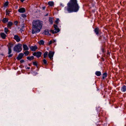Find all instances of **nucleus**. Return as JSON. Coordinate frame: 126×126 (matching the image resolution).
<instances>
[{"mask_svg": "<svg viewBox=\"0 0 126 126\" xmlns=\"http://www.w3.org/2000/svg\"><path fill=\"white\" fill-rule=\"evenodd\" d=\"M43 22L39 20L33 21L32 23V34L39 32L42 27Z\"/></svg>", "mask_w": 126, "mask_h": 126, "instance_id": "1", "label": "nucleus"}, {"mask_svg": "<svg viewBox=\"0 0 126 126\" xmlns=\"http://www.w3.org/2000/svg\"><path fill=\"white\" fill-rule=\"evenodd\" d=\"M67 5L69 8H79V7L77 3V0H70Z\"/></svg>", "mask_w": 126, "mask_h": 126, "instance_id": "2", "label": "nucleus"}, {"mask_svg": "<svg viewBox=\"0 0 126 126\" xmlns=\"http://www.w3.org/2000/svg\"><path fill=\"white\" fill-rule=\"evenodd\" d=\"M21 46L22 45L20 44H18L15 46L14 48V51L18 52H20L22 50Z\"/></svg>", "mask_w": 126, "mask_h": 126, "instance_id": "3", "label": "nucleus"}, {"mask_svg": "<svg viewBox=\"0 0 126 126\" xmlns=\"http://www.w3.org/2000/svg\"><path fill=\"white\" fill-rule=\"evenodd\" d=\"M13 45L11 43H9L7 45L8 47V54H10L12 52V48L13 47Z\"/></svg>", "mask_w": 126, "mask_h": 126, "instance_id": "4", "label": "nucleus"}, {"mask_svg": "<svg viewBox=\"0 0 126 126\" xmlns=\"http://www.w3.org/2000/svg\"><path fill=\"white\" fill-rule=\"evenodd\" d=\"M42 54V53L40 51H38L37 52H35L33 54V55L34 56H35L37 58H39L41 56Z\"/></svg>", "mask_w": 126, "mask_h": 126, "instance_id": "5", "label": "nucleus"}, {"mask_svg": "<svg viewBox=\"0 0 126 126\" xmlns=\"http://www.w3.org/2000/svg\"><path fill=\"white\" fill-rule=\"evenodd\" d=\"M79 8H67V10L68 13H71V12H77L79 10Z\"/></svg>", "mask_w": 126, "mask_h": 126, "instance_id": "6", "label": "nucleus"}, {"mask_svg": "<svg viewBox=\"0 0 126 126\" xmlns=\"http://www.w3.org/2000/svg\"><path fill=\"white\" fill-rule=\"evenodd\" d=\"M94 31L96 34L97 36H98L99 35H100L102 34V32H100V31L98 27L95 28L94 30Z\"/></svg>", "mask_w": 126, "mask_h": 126, "instance_id": "7", "label": "nucleus"}, {"mask_svg": "<svg viewBox=\"0 0 126 126\" xmlns=\"http://www.w3.org/2000/svg\"><path fill=\"white\" fill-rule=\"evenodd\" d=\"M54 52L50 51L49 52L48 54V56L51 60H52L53 59V57Z\"/></svg>", "mask_w": 126, "mask_h": 126, "instance_id": "8", "label": "nucleus"}, {"mask_svg": "<svg viewBox=\"0 0 126 126\" xmlns=\"http://www.w3.org/2000/svg\"><path fill=\"white\" fill-rule=\"evenodd\" d=\"M30 48L31 51H34L38 48V47L36 45H35L34 46H31L30 47Z\"/></svg>", "mask_w": 126, "mask_h": 126, "instance_id": "9", "label": "nucleus"}, {"mask_svg": "<svg viewBox=\"0 0 126 126\" xmlns=\"http://www.w3.org/2000/svg\"><path fill=\"white\" fill-rule=\"evenodd\" d=\"M54 30H55V31L53 30H51L50 31L53 34H54L59 32L60 31V29L58 28H56V29H54Z\"/></svg>", "mask_w": 126, "mask_h": 126, "instance_id": "10", "label": "nucleus"}, {"mask_svg": "<svg viewBox=\"0 0 126 126\" xmlns=\"http://www.w3.org/2000/svg\"><path fill=\"white\" fill-rule=\"evenodd\" d=\"M14 38L17 42H19L20 40V37L17 35H15Z\"/></svg>", "mask_w": 126, "mask_h": 126, "instance_id": "11", "label": "nucleus"}, {"mask_svg": "<svg viewBox=\"0 0 126 126\" xmlns=\"http://www.w3.org/2000/svg\"><path fill=\"white\" fill-rule=\"evenodd\" d=\"M24 54L22 53H21L19 54L17 57L16 58V59L17 60H20L23 57Z\"/></svg>", "mask_w": 126, "mask_h": 126, "instance_id": "12", "label": "nucleus"}, {"mask_svg": "<svg viewBox=\"0 0 126 126\" xmlns=\"http://www.w3.org/2000/svg\"><path fill=\"white\" fill-rule=\"evenodd\" d=\"M0 35L1 37L3 39H5L6 35L4 32H1L0 33Z\"/></svg>", "mask_w": 126, "mask_h": 126, "instance_id": "13", "label": "nucleus"}, {"mask_svg": "<svg viewBox=\"0 0 126 126\" xmlns=\"http://www.w3.org/2000/svg\"><path fill=\"white\" fill-rule=\"evenodd\" d=\"M23 47L24 51L28 50L29 49L27 46L26 44H23Z\"/></svg>", "mask_w": 126, "mask_h": 126, "instance_id": "14", "label": "nucleus"}, {"mask_svg": "<svg viewBox=\"0 0 126 126\" xmlns=\"http://www.w3.org/2000/svg\"><path fill=\"white\" fill-rule=\"evenodd\" d=\"M121 90L122 92H125L126 91V86L123 85L121 88Z\"/></svg>", "mask_w": 126, "mask_h": 126, "instance_id": "15", "label": "nucleus"}, {"mask_svg": "<svg viewBox=\"0 0 126 126\" xmlns=\"http://www.w3.org/2000/svg\"><path fill=\"white\" fill-rule=\"evenodd\" d=\"M49 31L48 30H45L43 33L45 35H51L50 33L49 32Z\"/></svg>", "mask_w": 126, "mask_h": 126, "instance_id": "16", "label": "nucleus"}, {"mask_svg": "<svg viewBox=\"0 0 126 126\" xmlns=\"http://www.w3.org/2000/svg\"><path fill=\"white\" fill-rule=\"evenodd\" d=\"M13 23L11 22H8L7 24V27L9 28H10V27L13 25Z\"/></svg>", "mask_w": 126, "mask_h": 126, "instance_id": "17", "label": "nucleus"}, {"mask_svg": "<svg viewBox=\"0 0 126 126\" xmlns=\"http://www.w3.org/2000/svg\"><path fill=\"white\" fill-rule=\"evenodd\" d=\"M8 20V18H4L2 20V21L3 23H6L7 22Z\"/></svg>", "mask_w": 126, "mask_h": 126, "instance_id": "18", "label": "nucleus"}, {"mask_svg": "<svg viewBox=\"0 0 126 126\" xmlns=\"http://www.w3.org/2000/svg\"><path fill=\"white\" fill-rule=\"evenodd\" d=\"M18 11L20 13H23L25 12V8H19Z\"/></svg>", "mask_w": 126, "mask_h": 126, "instance_id": "19", "label": "nucleus"}, {"mask_svg": "<svg viewBox=\"0 0 126 126\" xmlns=\"http://www.w3.org/2000/svg\"><path fill=\"white\" fill-rule=\"evenodd\" d=\"M27 59L31 61L34 59V57L33 56H28L27 57Z\"/></svg>", "mask_w": 126, "mask_h": 126, "instance_id": "20", "label": "nucleus"}, {"mask_svg": "<svg viewBox=\"0 0 126 126\" xmlns=\"http://www.w3.org/2000/svg\"><path fill=\"white\" fill-rule=\"evenodd\" d=\"M99 35V40H102V37H103V38H104V40H105L106 39V38H105V37L104 36H103V35H102V34H101L100 35Z\"/></svg>", "mask_w": 126, "mask_h": 126, "instance_id": "21", "label": "nucleus"}, {"mask_svg": "<svg viewBox=\"0 0 126 126\" xmlns=\"http://www.w3.org/2000/svg\"><path fill=\"white\" fill-rule=\"evenodd\" d=\"M95 74L98 76H99L101 75V73L99 71H96L95 72Z\"/></svg>", "mask_w": 126, "mask_h": 126, "instance_id": "22", "label": "nucleus"}, {"mask_svg": "<svg viewBox=\"0 0 126 126\" xmlns=\"http://www.w3.org/2000/svg\"><path fill=\"white\" fill-rule=\"evenodd\" d=\"M103 77L102 78L103 79L105 78L107 76V73L106 72H105L103 74Z\"/></svg>", "mask_w": 126, "mask_h": 126, "instance_id": "23", "label": "nucleus"}, {"mask_svg": "<svg viewBox=\"0 0 126 126\" xmlns=\"http://www.w3.org/2000/svg\"><path fill=\"white\" fill-rule=\"evenodd\" d=\"M38 43L40 45H44V42L43 40H41L38 42Z\"/></svg>", "mask_w": 126, "mask_h": 126, "instance_id": "24", "label": "nucleus"}, {"mask_svg": "<svg viewBox=\"0 0 126 126\" xmlns=\"http://www.w3.org/2000/svg\"><path fill=\"white\" fill-rule=\"evenodd\" d=\"M48 4L51 6L53 7L54 5V3L52 1H49L48 2Z\"/></svg>", "mask_w": 126, "mask_h": 126, "instance_id": "25", "label": "nucleus"}, {"mask_svg": "<svg viewBox=\"0 0 126 126\" xmlns=\"http://www.w3.org/2000/svg\"><path fill=\"white\" fill-rule=\"evenodd\" d=\"M48 52L47 51H46L44 54L43 56L44 58H45L47 57Z\"/></svg>", "mask_w": 126, "mask_h": 126, "instance_id": "26", "label": "nucleus"}, {"mask_svg": "<svg viewBox=\"0 0 126 126\" xmlns=\"http://www.w3.org/2000/svg\"><path fill=\"white\" fill-rule=\"evenodd\" d=\"M24 54L25 56H27L29 54V52L28 50H26L24 53Z\"/></svg>", "mask_w": 126, "mask_h": 126, "instance_id": "27", "label": "nucleus"}, {"mask_svg": "<svg viewBox=\"0 0 126 126\" xmlns=\"http://www.w3.org/2000/svg\"><path fill=\"white\" fill-rule=\"evenodd\" d=\"M5 32L6 34H7V32H9V30H8L7 28L5 27L4 29Z\"/></svg>", "mask_w": 126, "mask_h": 126, "instance_id": "28", "label": "nucleus"}, {"mask_svg": "<svg viewBox=\"0 0 126 126\" xmlns=\"http://www.w3.org/2000/svg\"><path fill=\"white\" fill-rule=\"evenodd\" d=\"M6 15H8L9 14V13L11 12V11L10 10H8L7 9L6 10Z\"/></svg>", "mask_w": 126, "mask_h": 126, "instance_id": "29", "label": "nucleus"}, {"mask_svg": "<svg viewBox=\"0 0 126 126\" xmlns=\"http://www.w3.org/2000/svg\"><path fill=\"white\" fill-rule=\"evenodd\" d=\"M49 21L51 24H52L53 23V22L52 18L50 17L49 18Z\"/></svg>", "mask_w": 126, "mask_h": 126, "instance_id": "30", "label": "nucleus"}, {"mask_svg": "<svg viewBox=\"0 0 126 126\" xmlns=\"http://www.w3.org/2000/svg\"><path fill=\"white\" fill-rule=\"evenodd\" d=\"M43 61L44 63L46 65L47 64V60L45 59H44L43 60Z\"/></svg>", "mask_w": 126, "mask_h": 126, "instance_id": "31", "label": "nucleus"}, {"mask_svg": "<svg viewBox=\"0 0 126 126\" xmlns=\"http://www.w3.org/2000/svg\"><path fill=\"white\" fill-rule=\"evenodd\" d=\"M8 2H5L4 4V6L5 7H6L8 5Z\"/></svg>", "mask_w": 126, "mask_h": 126, "instance_id": "32", "label": "nucleus"}, {"mask_svg": "<svg viewBox=\"0 0 126 126\" xmlns=\"http://www.w3.org/2000/svg\"><path fill=\"white\" fill-rule=\"evenodd\" d=\"M33 63V65L36 66H37V62H34Z\"/></svg>", "mask_w": 126, "mask_h": 126, "instance_id": "33", "label": "nucleus"}, {"mask_svg": "<svg viewBox=\"0 0 126 126\" xmlns=\"http://www.w3.org/2000/svg\"><path fill=\"white\" fill-rule=\"evenodd\" d=\"M59 19L57 18L55 21V22L56 24H58L59 23Z\"/></svg>", "mask_w": 126, "mask_h": 126, "instance_id": "34", "label": "nucleus"}, {"mask_svg": "<svg viewBox=\"0 0 126 126\" xmlns=\"http://www.w3.org/2000/svg\"><path fill=\"white\" fill-rule=\"evenodd\" d=\"M54 27L55 29H56V28H58V27L57 25H54Z\"/></svg>", "mask_w": 126, "mask_h": 126, "instance_id": "35", "label": "nucleus"}, {"mask_svg": "<svg viewBox=\"0 0 126 126\" xmlns=\"http://www.w3.org/2000/svg\"><path fill=\"white\" fill-rule=\"evenodd\" d=\"M22 16L23 18H25L26 16V15L25 14H22Z\"/></svg>", "mask_w": 126, "mask_h": 126, "instance_id": "36", "label": "nucleus"}, {"mask_svg": "<svg viewBox=\"0 0 126 126\" xmlns=\"http://www.w3.org/2000/svg\"><path fill=\"white\" fill-rule=\"evenodd\" d=\"M13 55V54H9V55L8 56V57L9 58H10Z\"/></svg>", "mask_w": 126, "mask_h": 126, "instance_id": "37", "label": "nucleus"}, {"mask_svg": "<svg viewBox=\"0 0 126 126\" xmlns=\"http://www.w3.org/2000/svg\"><path fill=\"white\" fill-rule=\"evenodd\" d=\"M52 43V40H50L49 42L48 45H50Z\"/></svg>", "mask_w": 126, "mask_h": 126, "instance_id": "38", "label": "nucleus"}, {"mask_svg": "<svg viewBox=\"0 0 126 126\" xmlns=\"http://www.w3.org/2000/svg\"><path fill=\"white\" fill-rule=\"evenodd\" d=\"M101 50H102V52L103 53H104L105 52L104 49V48H102L101 49Z\"/></svg>", "mask_w": 126, "mask_h": 126, "instance_id": "39", "label": "nucleus"}, {"mask_svg": "<svg viewBox=\"0 0 126 126\" xmlns=\"http://www.w3.org/2000/svg\"><path fill=\"white\" fill-rule=\"evenodd\" d=\"M24 62V61L23 60H21L20 61V62L21 63H22Z\"/></svg>", "mask_w": 126, "mask_h": 126, "instance_id": "40", "label": "nucleus"}, {"mask_svg": "<svg viewBox=\"0 0 126 126\" xmlns=\"http://www.w3.org/2000/svg\"><path fill=\"white\" fill-rule=\"evenodd\" d=\"M14 23L16 25L18 23V22L17 21H15L14 22Z\"/></svg>", "mask_w": 126, "mask_h": 126, "instance_id": "41", "label": "nucleus"}, {"mask_svg": "<svg viewBox=\"0 0 126 126\" xmlns=\"http://www.w3.org/2000/svg\"><path fill=\"white\" fill-rule=\"evenodd\" d=\"M48 13H47L46 15H45V16H48Z\"/></svg>", "mask_w": 126, "mask_h": 126, "instance_id": "42", "label": "nucleus"}, {"mask_svg": "<svg viewBox=\"0 0 126 126\" xmlns=\"http://www.w3.org/2000/svg\"><path fill=\"white\" fill-rule=\"evenodd\" d=\"M52 41V43H54L55 42V40H53Z\"/></svg>", "mask_w": 126, "mask_h": 126, "instance_id": "43", "label": "nucleus"}, {"mask_svg": "<svg viewBox=\"0 0 126 126\" xmlns=\"http://www.w3.org/2000/svg\"><path fill=\"white\" fill-rule=\"evenodd\" d=\"M102 60H103V61H104V59L103 58H102Z\"/></svg>", "mask_w": 126, "mask_h": 126, "instance_id": "44", "label": "nucleus"}, {"mask_svg": "<svg viewBox=\"0 0 126 126\" xmlns=\"http://www.w3.org/2000/svg\"><path fill=\"white\" fill-rule=\"evenodd\" d=\"M20 0L22 2H23V1L24 0Z\"/></svg>", "mask_w": 126, "mask_h": 126, "instance_id": "45", "label": "nucleus"}, {"mask_svg": "<svg viewBox=\"0 0 126 126\" xmlns=\"http://www.w3.org/2000/svg\"><path fill=\"white\" fill-rule=\"evenodd\" d=\"M27 68L28 69H29L30 68V67H27Z\"/></svg>", "mask_w": 126, "mask_h": 126, "instance_id": "46", "label": "nucleus"}, {"mask_svg": "<svg viewBox=\"0 0 126 126\" xmlns=\"http://www.w3.org/2000/svg\"><path fill=\"white\" fill-rule=\"evenodd\" d=\"M60 5H62V4H60Z\"/></svg>", "mask_w": 126, "mask_h": 126, "instance_id": "47", "label": "nucleus"}, {"mask_svg": "<svg viewBox=\"0 0 126 126\" xmlns=\"http://www.w3.org/2000/svg\"><path fill=\"white\" fill-rule=\"evenodd\" d=\"M57 9H58V8H56V9H57V10H57Z\"/></svg>", "mask_w": 126, "mask_h": 126, "instance_id": "48", "label": "nucleus"}, {"mask_svg": "<svg viewBox=\"0 0 126 126\" xmlns=\"http://www.w3.org/2000/svg\"><path fill=\"white\" fill-rule=\"evenodd\" d=\"M43 9L44 10L45 8H43Z\"/></svg>", "mask_w": 126, "mask_h": 126, "instance_id": "49", "label": "nucleus"}, {"mask_svg": "<svg viewBox=\"0 0 126 126\" xmlns=\"http://www.w3.org/2000/svg\"><path fill=\"white\" fill-rule=\"evenodd\" d=\"M43 8H45V7H43Z\"/></svg>", "mask_w": 126, "mask_h": 126, "instance_id": "50", "label": "nucleus"}, {"mask_svg": "<svg viewBox=\"0 0 126 126\" xmlns=\"http://www.w3.org/2000/svg\"><path fill=\"white\" fill-rule=\"evenodd\" d=\"M97 90H98V89H97Z\"/></svg>", "mask_w": 126, "mask_h": 126, "instance_id": "51", "label": "nucleus"}]
</instances>
